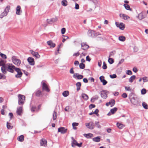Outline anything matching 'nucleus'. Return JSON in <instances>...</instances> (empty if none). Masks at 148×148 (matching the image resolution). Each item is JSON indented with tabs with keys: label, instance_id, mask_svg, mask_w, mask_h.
I'll list each match as a JSON object with an SVG mask.
<instances>
[{
	"label": "nucleus",
	"instance_id": "obj_13",
	"mask_svg": "<svg viewBox=\"0 0 148 148\" xmlns=\"http://www.w3.org/2000/svg\"><path fill=\"white\" fill-rule=\"evenodd\" d=\"M119 16L120 17L122 18L125 20H127L130 18V17L124 14H119Z\"/></svg>",
	"mask_w": 148,
	"mask_h": 148
},
{
	"label": "nucleus",
	"instance_id": "obj_37",
	"mask_svg": "<svg viewBox=\"0 0 148 148\" xmlns=\"http://www.w3.org/2000/svg\"><path fill=\"white\" fill-rule=\"evenodd\" d=\"M118 109L117 108L115 107L110 110V111L112 114H114L115 112Z\"/></svg>",
	"mask_w": 148,
	"mask_h": 148
},
{
	"label": "nucleus",
	"instance_id": "obj_2",
	"mask_svg": "<svg viewBox=\"0 0 148 148\" xmlns=\"http://www.w3.org/2000/svg\"><path fill=\"white\" fill-rule=\"evenodd\" d=\"M10 6L7 5L5 8L4 11L0 15V18H2L3 17L7 15L9 10L10 9Z\"/></svg>",
	"mask_w": 148,
	"mask_h": 148
},
{
	"label": "nucleus",
	"instance_id": "obj_1",
	"mask_svg": "<svg viewBox=\"0 0 148 148\" xmlns=\"http://www.w3.org/2000/svg\"><path fill=\"white\" fill-rule=\"evenodd\" d=\"M6 70L7 71L11 73H14L16 67L12 64L8 63L6 64Z\"/></svg>",
	"mask_w": 148,
	"mask_h": 148
},
{
	"label": "nucleus",
	"instance_id": "obj_34",
	"mask_svg": "<svg viewBox=\"0 0 148 148\" xmlns=\"http://www.w3.org/2000/svg\"><path fill=\"white\" fill-rule=\"evenodd\" d=\"M119 39L121 41L124 42L125 40V37L123 36H121L119 37Z\"/></svg>",
	"mask_w": 148,
	"mask_h": 148
},
{
	"label": "nucleus",
	"instance_id": "obj_19",
	"mask_svg": "<svg viewBox=\"0 0 148 148\" xmlns=\"http://www.w3.org/2000/svg\"><path fill=\"white\" fill-rule=\"evenodd\" d=\"M47 141L44 139H42L40 141V144L41 146H45L47 145Z\"/></svg>",
	"mask_w": 148,
	"mask_h": 148
},
{
	"label": "nucleus",
	"instance_id": "obj_40",
	"mask_svg": "<svg viewBox=\"0 0 148 148\" xmlns=\"http://www.w3.org/2000/svg\"><path fill=\"white\" fill-rule=\"evenodd\" d=\"M116 125L117 127L120 129L122 128L123 127V125L120 123H117Z\"/></svg>",
	"mask_w": 148,
	"mask_h": 148
},
{
	"label": "nucleus",
	"instance_id": "obj_22",
	"mask_svg": "<svg viewBox=\"0 0 148 148\" xmlns=\"http://www.w3.org/2000/svg\"><path fill=\"white\" fill-rule=\"evenodd\" d=\"M21 8L20 6L18 5L16 9V14L18 15H20V12H21Z\"/></svg>",
	"mask_w": 148,
	"mask_h": 148
},
{
	"label": "nucleus",
	"instance_id": "obj_63",
	"mask_svg": "<svg viewBox=\"0 0 148 148\" xmlns=\"http://www.w3.org/2000/svg\"><path fill=\"white\" fill-rule=\"evenodd\" d=\"M78 123H72V125L73 127L77 126L78 125Z\"/></svg>",
	"mask_w": 148,
	"mask_h": 148
},
{
	"label": "nucleus",
	"instance_id": "obj_6",
	"mask_svg": "<svg viewBox=\"0 0 148 148\" xmlns=\"http://www.w3.org/2000/svg\"><path fill=\"white\" fill-rule=\"evenodd\" d=\"M15 71L17 73V74L15 75V77L17 78L21 77L22 76L23 73L21 72V69L16 67Z\"/></svg>",
	"mask_w": 148,
	"mask_h": 148
},
{
	"label": "nucleus",
	"instance_id": "obj_49",
	"mask_svg": "<svg viewBox=\"0 0 148 148\" xmlns=\"http://www.w3.org/2000/svg\"><path fill=\"white\" fill-rule=\"evenodd\" d=\"M116 53V52L114 51H113L110 52L109 55V57H110L112 56H113L114 54Z\"/></svg>",
	"mask_w": 148,
	"mask_h": 148
},
{
	"label": "nucleus",
	"instance_id": "obj_12",
	"mask_svg": "<svg viewBox=\"0 0 148 148\" xmlns=\"http://www.w3.org/2000/svg\"><path fill=\"white\" fill-rule=\"evenodd\" d=\"M31 51V53L33 56L36 57L37 58H40V56L38 52L34 51Z\"/></svg>",
	"mask_w": 148,
	"mask_h": 148
},
{
	"label": "nucleus",
	"instance_id": "obj_53",
	"mask_svg": "<svg viewBox=\"0 0 148 148\" xmlns=\"http://www.w3.org/2000/svg\"><path fill=\"white\" fill-rule=\"evenodd\" d=\"M146 92V90L145 88H143L141 90V94L142 95H144Z\"/></svg>",
	"mask_w": 148,
	"mask_h": 148
},
{
	"label": "nucleus",
	"instance_id": "obj_28",
	"mask_svg": "<svg viewBox=\"0 0 148 148\" xmlns=\"http://www.w3.org/2000/svg\"><path fill=\"white\" fill-rule=\"evenodd\" d=\"M92 140L94 142H99L100 141V138L99 136H97L93 138Z\"/></svg>",
	"mask_w": 148,
	"mask_h": 148
},
{
	"label": "nucleus",
	"instance_id": "obj_14",
	"mask_svg": "<svg viewBox=\"0 0 148 148\" xmlns=\"http://www.w3.org/2000/svg\"><path fill=\"white\" fill-rule=\"evenodd\" d=\"M145 16L143 15L142 12H141L140 13L138 14V16H137V17L140 20H141L144 19L145 18Z\"/></svg>",
	"mask_w": 148,
	"mask_h": 148
},
{
	"label": "nucleus",
	"instance_id": "obj_30",
	"mask_svg": "<svg viewBox=\"0 0 148 148\" xmlns=\"http://www.w3.org/2000/svg\"><path fill=\"white\" fill-rule=\"evenodd\" d=\"M90 126L88 127V128L90 129H93L95 127V124L94 123L91 122L90 123Z\"/></svg>",
	"mask_w": 148,
	"mask_h": 148
},
{
	"label": "nucleus",
	"instance_id": "obj_3",
	"mask_svg": "<svg viewBox=\"0 0 148 148\" xmlns=\"http://www.w3.org/2000/svg\"><path fill=\"white\" fill-rule=\"evenodd\" d=\"M18 97V103L20 105H23L24 103L25 97L22 95L19 94Z\"/></svg>",
	"mask_w": 148,
	"mask_h": 148
},
{
	"label": "nucleus",
	"instance_id": "obj_31",
	"mask_svg": "<svg viewBox=\"0 0 148 148\" xmlns=\"http://www.w3.org/2000/svg\"><path fill=\"white\" fill-rule=\"evenodd\" d=\"M82 98L84 99V100L86 101L88 99V97L86 94L82 93Z\"/></svg>",
	"mask_w": 148,
	"mask_h": 148
},
{
	"label": "nucleus",
	"instance_id": "obj_36",
	"mask_svg": "<svg viewBox=\"0 0 148 148\" xmlns=\"http://www.w3.org/2000/svg\"><path fill=\"white\" fill-rule=\"evenodd\" d=\"M68 2L66 0H64L61 1L62 5L64 6H66L67 5Z\"/></svg>",
	"mask_w": 148,
	"mask_h": 148
},
{
	"label": "nucleus",
	"instance_id": "obj_59",
	"mask_svg": "<svg viewBox=\"0 0 148 148\" xmlns=\"http://www.w3.org/2000/svg\"><path fill=\"white\" fill-rule=\"evenodd\" d=\"M101 82L103 83V85H106L108 82L105 79H104L103 80H102V81Z\"/></svg>",
	"mask_w": 148,
	"mask_h": 148
},
{
	"label": "nucleus",
	"instance_id": "obj_23",
	"mask_svg": "<svg viewBox=\"0 0 148 148\" xmlns=\"http://www.w3.org/2000/svg\"><path fill=\"white\" fill-rule=\"evenodd\" d=\"M108 103L110 105V106L112 107L115 104V101L114 99H112L110 100Z\"/></svg>",
	"mask_w": 148,
	"mask_h": 148
},
{
	"label": "nucleus",
	"instance_id": "obj_25",
	"mask_svg": "<svg viewBox=\"0 0 148 148\" xmlns=\"http://www.w3.org/2000/svg\"><path fill=\"white\" fill-rule=\"evenodd\" d=\"M84 136L88 138H89L92 137L93 136V135L91 133L87 134H84Z\"/></svg>",
	"mask_w": 148,
	"mask_h": 148
},
{
	"label": "nucleus",
	"instance_id": "obj_8",
	"mask_svg": "<svg viewBox=\"0 0 148 148\" xmlns=\"http://www.w3.org/2000/svg\"><path fill=\"white\" fill-rule=\"evenodd\" d=\"M73 77L74 78H76L78 79H80L83 78V76L82 75H79L78 73H76L74 74Z\"/></svg>",
	"mask_w": 148,
	"mask_h": 148
},
{
	"label": "nucleus",
	"instance_id": "obj_51",
	"mask_svg": "<svg viewBox=\"0 0 148 148\" xmlns=\"http://www.w3.org/2000/svg\"><path fill=\"white\" fill-rule=\"evenodd\" d=\"M126 73L129 75H131L132 74V71L130 70H128L126 71Z\"/></svg>",
	"mask_w": 148,
	"mask_h": 148
},
{
	"label": "nucleus",
	"instance_id": "obj_4",
	"mask_svg": "<svg viewBox=\"0 0 148 148\" xmlns=\"http://www.w3.org/2000/svg\"><path fill=\"white\" fill-rule=\"evenodd\" d=\"M87 34L89 37L94 38L98 35H100L101 34H97L96 32L94 30H89Z\"/></svg>",
	"mask_w": 148,
	"mask_h": 148
},
{
	"label": "nucleus",
	"instance_id": "obj_62",
	"mask_svg": "<svg viewBox=\"0 0 148 148\" xmlns=\"http://www.w3.org/2000/svg\"><path fill=\"white\" fill-rule=\"evenodd\" d=\"M79 8V5L77 3L75 4V8L76 10H78Z\"/></svg>",
	"mask_w": 148,
	"mask_h": 148
},
{
	"label": "nucleus",
	"instance_id": "obj_35",
	"mask_svg": "<svg viewBox=\"0 0 148 148\" xmlns=\"http://www.w3.org/2000/svg\"><path fill=\"white\" fill-rule=\"evenodd\" d=\"M123 6L127 10H129L131 11H132V9L130 8V6L128 5L127 4H124Z\"/></svg>",
	"mask_w": 148,
	"mask_h": 148
},
{
	"label": "nucleus",
	"instance_id": "obj_54",
	"mask_svg": "<svg viewBox=\"0 0 148 148\" xmlns=\"http://www.w3.org/2000/svg\"><path fill=\"white\" fill-rule=\"evenodd\" d=\"M95 105L94 104H91L89 106V108L90 109H91L92 108L95 107Z\"/></svg>",
	"mask_w": 148,
	"mask_h": 148
},
{
	"label": "nucleus",
	"instance_id": "obj_9",
	"mask_svg": "<svg viewBox=\"0 0 148 148\" xmlns=\"http://www.w3.org/2000/svg\"><path fill=\"white\" fill-rule=\"evenodd\" d=\"M67 130V129H65V127H61L58 128V132H60L61 134H64L65 133Z\"/></svg>",
	"mask_w": 148,
	"mask_h": 148
},
{
	"label": "nucleus",
	"instance_id": "obj_39",
	"mask_svg": "<svg viewBox=\"0 0 148 148\" xmlns=\"http://www.w3.org/2000/svg\"><path fill=\"white\" fill-rule=\"evenodd\" d=\"M89 1H91V2H92L95 5V8H96V5L98 3V2L97 0H89Z\"/></svg>",
	"mask_w": 148,
	"mask_h": 148
},
{
	"label": "nucleus",
	"instance_id": "obj_17",
	"mask_svg": "<svg viewBox=\"0 0 148 148\" xmlns=\"http://www.w3.org/2000/svg\"><path fill=\"white\" fill-rule=\"evenodd\" d=\"M42 88L43 90H45L47 92H48L49 91V90L48 88L47 85L45 82L42 83Z\"/></svg>",
	"mask_w": 148,
	"mask_h": 148
},
{
	"label": "nucleus",
	"instance_id": "obj_64",
	"mask_svg": "<svg viewBox=\"0 0 148 148\" xmlns=\"http://www.w3.org/2000/svg\"><path fill=\"white\" fill-rule=\"evenodd\" d=\"M122 97L124 98H126L127 97V95L126 93H124L122 94Z\"/></svg>",
	"mask_w": 148,
	"mask_h": 148
},
{
	"label": "nucleus",
	"instance_id": "obj_44",
	"mask_svg": "<svg viewBox=\"0 0 148 148\" xmlns=\"http://www.w3.org/2000/svg\"><path fill=\"white\" fill-rule=\"evenodd\" d=\"M7 128L9 129H11L12 128V126L11 125L10 123H9L8 122L7 123Z\"/></svg>",
	"mask_w": 148,
	"mask_h": 148
},
{
	"label": "nucleus",
	"instance_id": "obj_21",
	"mask_svg": "<svg viewBox=\"0 0 148 148\" xmlns=\"http://www.w3.org/2000/svg\"><path fill=\"white\" fill-rule=\"evenodd\" d=\"M71 138L72 140V141L71 142V146L72 147H73L75 146H76L77 144V142L75 140L73 137Z\"/></svg>",
	"mask_w": 148,
	"mask_h": 148
},
{
	"label": "nucleus",
	"instance_id": "obj_46",
	"mask_svg": "<svg viewBox=\"0 0 148 148\" xmlns=\"http://www.w3.org/2000/svg\"><path fill=\"white\" fill-rule=\"evenodd\" d=\"M108 62L110 64H113L114 62V60L113 59H112V58H109V59L108 60Z\"/></svg>",
	"mask_w": 148,
	"mask_h": 148
},
{
	"label": "nucleus",
	"instance_id": "obj_24",
	"mask_svg": "<svg viewBox=\"0 0 148 148\" xmlns=\"http://www.w3.org/2000/svg\"><path fill=\"white\" fill-rule=\"evenodd\" d=\"M99 110L98 109H96L95 111L93 112V111L92 112H91L89 114L90 115H91L93 114H95L97 115V116H98L99 114H98V113L99 112Z\"/></svg>",
	"mask_w": 148,
	"mask_h": 148
},
{
	"label": "nucleus",
	"instance_id": "obj_43",
	"mask_svg": "<svg viewBox=\"0 0 148 148\" xmlns=\"http://www.w3.org/2000/svg\"><path fill=\"white\" fill-rule=\"evenodd\" d=\"M79 67L80 69H83L85 68V65L83 63H81L79 64Z\"/></svg>",
	"mask_w": 148,
	"mask_h": 148
},
{
	"label": "nucleus",
	"instance_id": "obj_55",
	"mask_svg": "<svg viewBox=\"0 0 148 148\" xmlns=\"http://www.w3.org/2000/svg\"><path fill=\"white\" fill-rule=\"evenodd\" d=\"M103 69H106L107 68V66L105 62H103V64L102 66Z\"/></svg>",
	"mask_w": 148,
	"mask_h": 148
},
{
	"label": "nucleus",
	"instance_id": "obj_50",
	"mask_svg": "<svg viewBox=\"0 0 148 148\" xmlns=\"http://www.w3.org/2000/svg\"><path fill=\"white\" fill-rule=\"evenodd\" d=\"M95 125L96 126H97L98 128H101V126L99 124V122H95Z\"/></svg>",
	"mask_w": 148,
	"mask_h": 148
},
{
	"label": "nucleus",
	"instance_id": "obj_52",
	"mask_svg": "<svg viewBox=\"0 0 148 148\" xmlns=\"http://www.w3.org/2000/svg\"><path fill=\"white\" fill-rule=\"evenodd\" d=\"M129 98L130 99H131L132 97H134V95L133 92H131L129 95Z\"/></svg>",
	"mask_w": 148,
	"mask_h": 148
},
{
	"label": "nucleus",
	"instance_id": "obj_38",
	"mask_svg": "<svg viewBox=\"0 0 148 148\" xmlns=\"http://www.w3.org/2000/svg\"><path fill=\"white\" fill-rule=\"evenodd\" d=\"M24 136L23 135H21L18 137V140L19 141L23 142L24 140Z\"/></svg>",
	"mask_w": 148,
	"mask_h": 148
},
{
	"label": "nucleus",
	"instance_id": "obj_45",
	"mask_svg": "<svg viewBox=\"0 0 148 148\" xmlns=\"http://www.w3.org/2000/svg\"><path fill=\"white\" fill-rule=\"evenodd\" d=\"M6 78V76L3 74L0 73V79H5Z\"/></svg>",
	"mask_w": 148,
	"mask_h": 148
},
{
	"label": "nucleus",
	"instance_id": "obj_15",
	"mask_svg": "<svg viewBox=\"0 0 148 148\" xmlns=\"http://www.w3.org/2000/svg\"><path fill=\"white\" fill-rule=\"evenodd\" d=\"M81 46L82 47H83L82 49L83 50L87 49L89 47L88 45L84 42H83L81 43Z\"/></svg>",
	"mask_w": 148,
	"mask_h": 148
},
{
	"label": "nucleus",
	"instance_id": "obj_56",
	"mask_svg": "<svg viewBox=\"0 0 148 148\" xmlns=\"http://www.w3.org/2000/svg\"><path fill=\"white\" fill-rule=\"evenodd\" d=\"M142 79L143 80V81L144 82H147L148 81V80L147 79V77H143L142 78Z\"/></svg>",
	"mask_w": 148,
	"mask_h": 148
},
{
	"label": "nucleus",
	"instance_id": "obj_32",
	"mask_svg": "<svg viewBox=\"0 0 148 148\" xmlns=\"http://www.w3.org/2000/svg\"><path fill=\"white\" fill-rule=\"evenodd\" d=\"M69 95V91L66 90L64 91L62 93V95L64 97H66Z\"/></svg>",
	"mask_w": 148,
	"mask_h": 148
},
{
	"label": "nucleus",
	"instance_id": "obj_26",
	"mask_svg": "<svg viewBox=\"0 0 148 148\" xmlns=\"http://www.w3.org/2000/svg\"><path fill=\"white\" fill-rule=\"evenodd\" d=\"M35 95L38 97H40L42 96V92L39 90H38L36 92Z\"/></svg>",
	"mask_w": 148,
	"mask_h": 148
},
{
	"label": "nucleus",
	"instance_id": "obj_11",
	"mask_svg": "<svg viewBox=\"0 0 148 148\" xmlns=\"http://www.w3.org/2000/svg\"><path fill=\"white\" fill-rule=\"evenodd\" d=\"M101 97L104 99H106L107 97V95L104 90H102L100 92Z\"/></svg>",
	"mask_w": 148,
	"mask_h": 148
},
{
	"label": "nucleus",
	"instance_id": "obj_33",
	"mask_svg": "<svg viewBox=\"0 0 148 148\" xmlns=\"http://www.w3.org/2000/svg\"><path fill=\"white\" fill-rule=\"evenodd\" d=\"M125 28V25L123 23H120L119 24V29L122 30H123Z\"/></svg>",
	"mask_w": 148,
	"mask_h": 148
},
{
	"label": "nucleus",
	"instance_id": "obj_60",
	"mask_svg": "<svg viewBox=\"0 0 148 148\" xmlns=\"http://www.w3.org/2000/svg\"><path fill=\"white\" fill-rule=\"evenodd\" d=\"M66 31V29L64 28H63L61 30V33L62 34H64L65 33Z\"/></svg>",
	"mask_w": 148,
	"mask_h": 148
},
{
	"label": "nucleus",
	"instance_id": "obj_16",
	"mask_svg": "<svg viewBox=\"0 0 148 148\" xmlns=\"http://www.w3.org/2000/svg\"><path fill=\"white\" fill-rule=\"evenodd\" d=\"M6 64L4 66H3L1 67V71L4 74H6L7 73V70H6Z\"/></svg>",
	"mask_w": 148,
	"mask_h": 148
},
{
	"label": "nucleus",
	"instance_id": "obj_42",
	"mask_svg": "<svg viewBox=\"0 0 148 148\" xmlns=\"http://www.w3.org/2000/svg\"><path fill=\"white\" fill-rule=\"evenodd\" d=\"M142 106L145 109H147L148 108V106L147 104L145 102L142 103Z\"/></svg>",
	"mask_w": 148,
	"mask_h": 148
},
{
	"label": "nucleus",
	"instance_id": "obj_57",
	"mask_svg": "<svg viewBox=\"0 0 148 148\" xmlns=\"http://www.w3.org/2000/svg\"><path fill=\"white\" fill-rule=\"evenodd\" d=\"M110 77L112 79H114L116 78V75L115 74H114L112 75H110Z\"/></svg>",
	"mask_w": 148,
	"mask_h": 148
},
{
	"label": "nucleus",
	"instance_id": "obj_18",
	"mask_svg": "<svg viewBox=\"0 0 148 148\" xmlns=\"http://www.w3.org/2000/svg\"><path fill=\"white\" fill-rule=\"evenodd\" d=\"M47 43L50 46V47L53 48L55 47L56 46V44L54 43L51 40L48 41L47 42Z\"/></svg>",
	"mask_w": 148,
	"mask_h": 148
},
{
	"label": "nucleus",
	"instance_id": "obj_29",
	"mask_svg": "<svg viewBox=\"0 0 148 148\" xmlns=\"http://www.w3.org/2000/svg\"><path fill=\"white\" fill-rule=\"evenodd\" d=\"M136 77L135 75H133L131 76L129 79V81L130 83H132L133 82V80L135 79Z\"/></svg>",
	"mask_w": 148,
	"mask_h": 148
},
{
	"label": "nucleus",
	"instance_id": "obj_10",
	"mask_svg": "<svg viewBox=\"0 0 148 148\" xmlns=\"http://www.w3.org/2000/svg\"><path fill=\"white\" fill-rule=\"evenodd\" d=\"M27 61L30 65H34V59L32 57H29L27 59Z\"/></svg>",
	"mask_w": 148,
	"mask_h": 148
},
{
	"label": "nucleus",
	"instance_id": "obj_47",
	"mask_svg": "<svg viewBox=\"0 0 148 148\" xmlns=\"http://www.w3.org/2000/svg\"><path fill=\"white\" fill-rule=\"evenodd\" d=\"M0 56H1L4 59H6L7 58L6 56L4 54L1 53L0 52Z\"/></svg>",
	"mask_w": 148,
	"mask_h": 148
},
{
	"label": "nucleus",
	"instance_id": "obj_41",
	"mask_svg": "<svg viewBox=\"0 0 148 148\" xmlns=\"http://www.w3.org/2000/svg\"><path fill=\"white\" fill-rule=\"evenodd\" d=\"M53 120H55L56 119V113L55 112V111H54L53 114Z\"/></svg>",
	"mask_w": 148,
	"mask_h": 148
},
{
	"label": "nucleus",
	"instance_id": "obj_48",
	"mask_svg": "<svg viewBox=\"0 0 148 148\" xmlns=\"http://www.w3.org/2000/svg\"><path fill=\"white\" fill-rule=\"evenodd\" d=\"M5 65V62L4 60H0V66H4Z\"/></svg>",
	"mask_w": 148,
	"mask_h": 148
},
{
	"label": "nucleus",
	"instance_id": "obj_20",
	"mask_svg": "<svg viewBox=\"0 0 148 148\" xmlns=\"http://www.w3.org/2000/svg\"><path fill=\"white\" fill-rule=\"evenodd\" d=\"M22 111V107H20L19 108H17L16 111V113L17 114L21 116V113Z\"/></svg>",
	"mask_w": 148,
	"mask_h": 148
},
{
	"label": "nucleus",
	"instance_id": "obj_7",
	"mask_svg": "<svg viewBox=\"0 0 148 148\" xmlns=\"http://www.w3.org/2000/svg\"><path fill=\"white\" fill-rule=\"evenodd\" d=\"M131 99H130V101L133 104L138 106V101L137 100V98L135 97H132Z\"/></svg>",
	"mask_w": 148,
	"mask_h": 148
},
{
	"label": "nucleus",
	"instance_id": "obj_27",
	"mask_svg": "<svg viewBox=\"0 0 148 148\" xmlns=\"http://www.w3.org/2000/svg\"><path fill=\"white\" fill-rule=\"evenodd\" d=\"M76 85L77 86V90L79 91L80 89L81 83L80 82H77L76 83Z\"/></svg>",
	"mask_w": 148,
	"mask_h": 148
},
{
	"label": "nucleus",
	"instance_id": "obj_58",
	"mask_svg": "<svg viewBox=\"0 0 148 148\" xmlns=\"http://www.w3.org/2000/svg\"><path fill=\"white\" fill-rule=\"evenodd\" d=\"M60 45H61L60 44L58 45V46L57 48V52H55L56 55H57L59 53V49H60Z\"/></svg>",
	"mask_w": 148,
	"mask_h": 148
},
{
	"label": "nucleus",
	"instance_id": "obj_61",
	"mask_svg": "<svg viewBox=\"0 0 148 148\" xmlns=\"http://www.w3.org/2000/svg\"><path fill=\"white\" fill-rule=\"evenodd\" d=\"M51 20L52 21V23H53L56 21L58 20V19L56 17H55L51 18Z\"/></svg>",
	"mask_w": 148,
	"mask_h": 148
},
{
	"label": "nucleus",
	"instance_id": "obj_5",
	"mask_svg": "<svg viewBox=\"0 0 148 148\" xmlns=\"http://www.w3.org/2000/svg\"><path fill=\"white\" fill-rule=\"evenodd\" d=\"M12 60L13 63L17 66H19L21 63V61L18 59H17L15 56H13Z\"/></svg>",
	"mask_w": 148,
	"mask_h": 148
}]
</instances>
